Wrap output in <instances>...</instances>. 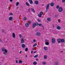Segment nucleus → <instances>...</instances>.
<instances>
[{
	"mask_svg": "<svg viewBox=\"0 0 65 65\" xmlns=\"http://www.w3.org/2000/svg\"><path fill=\"white\" fill-rule=\"evenodd\" d=\"M55 64L56 65H58V64H59V63L58 62H55Z\"/></svg>",
	"mask_w": 65,
	"mask_h": 65,
	"instance_id": "obj_36",
	"label": "nucleus"
},
{
	"mask_svg": "<svg viewBox=\"0 0 65 65\" xmlns=\"http://www.w3.org/2000/svg\"><path fill=\"white\" fill-rule=\"evenodd\" d=\"M59 20L60 21V19H59L58 20V22H59V23H60V21H59Z\"/></svg>",
	"mask_w": 65,
	"mask_h": 65,
	"instance_id": "obj_47",
	"label": "nucleus"
},
{
	"mask_svg": "<svg viewBox=\"0 0 65 65\" xmlns=\"http://www.w3.org/2000/svg\"><path fill=\"white\" fill-rule=\"evenodd\" d=\"M2 51L3 52V53L5 55H6L7 54V50L6 49H5L4 48H3L2 49Z\"/></svg>",
	"mask_w": 65,
	"mask_h": 65,
	"instance_id": "obj_2",
	"label": "nucleus"
},
{
	"mask_svg": "<svg viewBox=\"0 0 65 65\" xmlns=\"http://www.w3.org/2000/svg\"><path fill=\"white\" fill-rule=\"evenodd\" d=\"M36 35L37 36H40V33L39 32H37L36 33Z\"/></svg>",
	"mask_w": 65,
	"mask_h": 65,
	"instance_id": "obj_9",
	"label": "nucleus"
},
{
	"mask_svg": "<svg viewBox=\"0 0 65 65\" xmlns=\"http://www.w3.org/2000/svg\"><path fill=\"white\" fill-rule=\"evenodd\" d=\"M16 6H18L19 5V2H17V3L16 4Z\"/></svg>",
	"mask_w": 65,
	"mask_h": 65,
	"instance_id": "obj_25",
	"label": "nucleus"
},
{
	"mask_svg": "<svg viewBox=\"0 0 65 65\" xmlns=\"http://www.w3.org/2000/svg\"><path fill=\"white\" fill-rule=\"evenodd\" d=\"M26 5H27V6H30V5H29V4L27 2H26Z\"/></svg>",
	"mask_w": 65,
	"mask_h": 65,
	"instance_id": "obj_22",
	"label": "nucleus"
},
{
	"mask_svg": "<svg viewBox=\"0 0 65 65\" xmlns=\"http://www.w3.org/2000/svg\"><path fill=\"white\" fill-rule=\"evenodd\" d=\"M55 18H57V15H55Z\"/></svg>",
	"mask_w": 65,
	"mask_h": 65,
	"instance_id": "obj_45",
	"label": "nucleus"
},
{
	"mask_svg": "<svg viewBox=\"0 0 65 65\" xmlns=\"http://www.w3.org/2000/svg\"><path fill=\"white\" fill-rule=\"evenodd\" d=\"M35 4H36L37 5V4H38V1H35Z\"/></svg>",
	"mask_w": 65,
	"mask_h": 65,
	"instance_id": "obj_18",
	"label": "nucleus"
},
{
	"mask_svg": "<svg viewBox=\"0 0 65 65\" xmlns=\"http://www.w3.org/2000/svg\"><path fill=\"white\" fill-rule=\"evenodd\" d=\"M9 1H10V2H12V0H9Z\"/></svg>",
	"mask_w": 65,
	"mask_h": 65,
	"instance_id": "obj_46",
	"label": "nucleus"
},
{
	"mask_svg": "<svg viewBox=\"0 0 65 65\" xmlns=\"http://www.w3.org/2000/svg\"><path fill=\"white\" fill-rule=\"evenodd\" d=\"M18 60H17L16 61V63H18Z\"/></svg>",
	"mask_w": 65,
	"mask_h": 65,
	"instance_id": "obj_41",
	"label": "nucleus"
},
{
	"mask_svg": "<svg viewBox=\"0 0 65 65\" xmlns=\"http://www.w3.org/2000/svg\"><path fill=\"white\" fill-rule=\"evenodd\" d=\"M56 42V40L54 38H53L52 39V43H54Z\"/></svg>",
	"mask_w": 65,
	"mask_h": 65,
	"instance_id": "obj_6",
	"label": "nucleus"
},
{
	"mask_svg": "<svg viewBox=\"0 0 65 65\" xmlns=\"http://www.w3.org/2000/svg\"><path fill=\"white\" fill-rule=\"evenodd\" d=\"M0 41H2V40H1V39H0Z\"/></svg>",
	"mask_w": 65,
	"mask_h": 65,
	"instance_id": "obj_55",
	"label": "nucleus"
},
{
	"mask_svg": "<svg viewBox=\"0 0 65 65\" xmlns=\"http://www.w3.org/2000/svg\"><path fill=\"white\" fill-rule=\"evenodd\" d=\"M49 42L50 41H49L47 40H45V44L46 45H49Z\"/></svg>",
	"mask_w": 65,
	"mask_h": 65,
	"instance_id": "obj_4",
	"label": "nucleus"
},
{
	"mask_svg": "<svg viewBox=\"0 0 65 65\" xmlns=\"http://www.w3.org/2000/svg\"><path fill=\"white\" fill-rule=\"evenodd\" d=\"M36 39H34L33 40V41L34 42H36Z\"/></svg>",
	"mask_w": 65,
	"mask_h": 65,
	"instance_id": "obj_35",
	"label": "nucleus"
},
{
	"mask_svg": "<svg viewBox=\"0 0 65 65\" xmlns=\"http://www.w3.org/2000/svg\"><path fill=\"white\" fill-rule=\"evenodd\" d=\"M61 53H63V51H61Z\"/></svg>",
	"mask_w": 65,
	"mask_h": 65,
	"instance_id": "obj_56",
	"label": "nucleus"
},
{
	"mask_svg": "<svg viewBox=\"0 0 65 65\" xmlns=\"http://www.w3.org/2000/svg\"><path fill=\"white\" fill-rule=\"evenodd\" d=\"M37 52V51H35L34 52V53H36Z\"/></svg>",
	"mask_w": 65,
	"mask_h": 65,
	"instance_id": "obj_51",
	"label": "nucleus"
},
{
	"mask_svg": "<svg viewBox=\"0 0 65 65\" xmlns=\"http://www.w3.org/2000/svg\"><path fill=\"white\" fill-rule=\"evenodd\" d=\"M65 42V40L63 39H61V43H64Z\"/></svg>",
	"mask_w": 65,
	"mask_h": 65,
	"instance_id": "obj_11",
	"label": "nucleus"
},
{
	"mask_svg": "<svg viewBox=\"0 0 65 65\" xmlns=\"http://www.w3.org/2000/svg\"><path fill=\"white\" fill-rule=\"evenodd\" d=\"M38 55H36L34 56V58H37V57H38Z\"/></svg>",
	"mask_w": 65,
	"mask_h": 65,
	"instance_id": "obj_30",
	"label": "nucleus"
},
{
	"mask_svg": "<svg viewBox=\"0 0 65 65\" xmlns=\"http://www.w3.org/2000/svg\"><path fill=\"white\" fill-rule=\"evenodd\" d=\"M41 15V14H39L38 15V16L40 18H41L42 17V15Z\"/></svg>",
	"mask_w": 65,
	"mask_h": 65,
	"instance_id": "obj_27",
	"label": "nucleus"
},
{
	"mask_svg": "<svg viewBox=\"0 0 65 65\" xmlns=\"http://www.w3.org/2000/svg\"><path fill=\"white\" fill-rule=\"evenodd\" d=\"M42 6H44V4H42Z\"/></svg>",
	"mask_w": 65,
	"mask_h": 65,
	"instance_id": "obj_58",
	"label": "nucleus"
},
{
	"mask_svg": "<svg viewBox=\"0 0 65 65\" xmlns=\"http://www.w3.org/2000/svg\"><path fill=\"white\" fill-rule=\"evenodd\" d=\"M56 8H57V9H58V8H59V5L57 6H56Z\"/></svg>",
	"mask_w": 65,
	"mask_h": 65,
	"instance_id": "obj_34",
	"label": "nucleus"
},
{
	"mask_svg": "<svg viewBox=\"0 0 65 65\" xmlns=\"http://www.w3.org/2000/svg\"><path fill=\"white\" fill-rule=\"evenodd\" d=\"M25 26L26 27H28L29 26V23H27L25 24Z\"/></svg>",
	"mask_w": 65,
	"mask_h": 65,
	"instance_id": "obj_19",
	"label": "nucleus"
},
{
	"mask_svg": "<svg viewBox=\"0 0 65 65\" xmlns=\"http://www.w3.org/2000/svg\"><path fill=\"white\" fill-rule=\"evenodd\" d=\"M40 14L41 15H42V14H43V13L42 12H41L40 13Z\"/></svg>",
	"mask_w": 65,
	"mask_h": 65,
	"instance_id": "obj_31",
	"label": "nucleus"
},
{
	"mask_svg": "<svg viewBox=\"0 0 65 65\" xmlns=\"http://www.w3.org/2000/svg\"><path fill=\"white\" fill-rule=\"evenodd\" d=\"M42 64L43 65H45L46 63H45V62H43L42 63Z\"/></svg>",
	"mask_w": 65,
	"mask_h": 65,
	"instance_id": "obj_40",
	"label": "nucleus"
},
{
	"mask_svg": "<svg viewBox=\"0 0 65 65\" xmlns=\"http://www.w3.org/2000/svg\"><path fill=\"white\" fill-rule=\"evenodd\" d=\"M12 19H13V18L11 17H10L9 19V21H12Z\"/></svg>",
	"mask_w": 65,
	"mask_h": 65,
	"instance_id": "obj_15",
	"label": "nucleus"
},
{
	"mask_svg": "<svg viewBox=\"0 0 65 65\" xmlns=\"http://www.w3.org/2000/svg\"><path fill=\"white\" fill-rule=\"evenodd\" d=\"M38 25L40 26H42L43 28H44V26H43V25H42V24L41 23H39L38 24V22H36L35 23H33L32 25V27L33 28H34L36 27V26Z\"/></svg>",
	"mask_w": 65,
	"mask_h": 65,
	"instance_id": "obj_1",
	"label": "nucleus"
},
{
	"mask_svg": "<svg viewBox=\"0 0 65 65\" xmlns=\"http://www.w3.org/2000/svg\"><path fill=\"white\" fill-rule=\"evenodd\" d=\"M21 43H23L25 42V40H24V38H22L21 39Z\"/></svg>",
	"mask_w": 65,
	"mask_h": 65,
	"instance_id": "obj_7",
	"label": "nucleus"
},
{
	"mask_svg": "<svg viewBox=\"0 0 65 65\" xmlns=\"http://www.w3.org/2000/svg\"><path fill=\"white\" fill-rule=\"evenodd\" d=\"M21 7L22 8H23V6H21Z\"/></svg>",
	"mask_w": 65,
	"mask_h": 65,
	"instance_id": "obj_54",
	"label": "nucleus"
},
{
	"mask_svg": "<svg viewBox=\"0 0 65 65\" xmlns=\"http://www.w3.org/2000/svg\"><path fill=\"white\" fill-rule=\"evenodd\" d=\"M21 53H22V51H21L20 52H19L20 54H21Z\"/></svg>",
	"mask_w": 65,
	"mask_h": 65,
	"instance_id": "obj_49",
	"label": "nucleus"
},
{
	"mask_svg": "<svg viewBox=\"0 0 65 65\" xmlns=\"http://www.w3.org/2000/svg\"><path fill=\"white\" fill-rule=\"evenodd\" d=\"M26 19H27V18H26L24 17L23 18V20H25V21H26Z\"/></svg>",
	"mask_w": 65,
	"mask_h": 65,
	"instance_id": "obj_38",
	"label": "nucleus"
},
{
	"mask_svg": "<svg viewBox=\"0 0 65 65\" xmlns=\"http://www.w3.org/2000/svg\"><path fill=\"white\" fill-rule=\"evenodd\" d=\"M29 24H31V21H29Z\"/></svg>",
	"mask_w": 65,
	"mask_h": 65,
	"instance_id": "obj_39",
	"label": "nucleus"
},
{
	"mask_svg": "<svg viewBox=\"0 0 65 65\" xmlns=\"http://www.w3.org/2000/svg\"><path fill=\"white\" fill-rule=\"evenodd\" d=\"M36 61H38V59H36Z\"/></svg>",
	"mask_w": 65,
	"mask_h": 65,
	"instance_id": "obj_50",
	"label": "nucleus"
},
{
	"mask_svg": "<svg viewBox=\"0 0 65 65\" xmlns=\"http://www.w3.org/2000/svg\"><path fill=\"white\" fill-rule=\"evenodd\" d=\"M50 6V4H48L46 6V8L45 11L46 12L48 10V9H49V7Z\"/></svg>",
	"mask_w": 65,
	"mask_h": 65,
	"instance_id": "obj_3",
	"label": "nucleus"
},
{
	"mask_svg": "<svg viewBox=\"0 0 65 65\" xmlns=\"http://www.w3.org/2000/svg\"><path fill=\"white\" fill-rule=\"evenodd\" d=\"M19 37L20 38H22V35L21 34H19Z\"/></svg>",
	"mask_w": 65,
	"mask_h": 65,
	"instance_id": "obj_32",
	"label": "nucleus"
},
{
	"mask_svg": "<svg viewBox=\"0 0 65 65\" xmlns=\"http://www.w3.org/2000/svg\"><path fill=\"white\" fill-rule=\"evenodd\" d=\"M37 21L39 22H41V20H40L38 19L37 20Z\"/></svg>",
	"mask_w": 65,
	"mask_h": 65,
	"instance_id": "obj_37",
	"label": "nucleus"
},
{
	"mask_svg": "<svg viewBox=\"0 0 65 65\" xmlns=\"http://www.w3.org/2000/svg\"><path fill=\"white\" fill-rule=\"evenodd\" d=\"M23 63V61L21 60H19V64H22Z\"/></svg>",
	"mask_w": 65,
	"mask_h": 65,
	"instance_id": "obj_21",
	"label": "nucleus"
},
{
	"mask_svg": "<svg viewBox=\"0 0 65 65\" xmlns=\"http://www.w3.org/2000/svg\"><path fill=\"white\" fill-rule=\"evenodd\" d=\"M33 51H32L31 52V54H33Z\"/></svg>",
	"mask_w": 65,
	"mask_h": 65,
	"instance_id": "obj_48",
	"label": "nucleus"
},
{
	"mask_svg": "<svg viewBox=\"0 0 65 65\" xmlns=\"http://www.w3.org/2000/svg\"><path fill=\"white\" fill-rule=\"evenodd\" d=\"M25 57H26V58H27L28 57H27V55H26L25 56Z\"/></svg>",
	"mask_w": 65,
	"mask_h": 65,
	"instance_id": "obj_52",
	"label": "nucleus"
},
{
	"mask_svg": "<svg viewBox=\"0 0 65 65\" xmlns=\"http://www.w3.org/2000/svg\"><path fill=\"white\" fill-rule=\"evenodd\" d=\"M28 11H29V12H30V9H28Z\"/></svg>",
	"mask_w": 65,
	"mask_h": 65,
	"instance_id": "obj_44",
	"label": "nucleus"
},
{
	"mask_svg": "<svg viewBox=\"0 0 65 65\" xmlns=\"http://www.w3.org/2000/svg\"><path fill=\"white\" fill-rule=\"evenodd\" d=\"M58 0V1H59V0Z\"/></svg>",
	"mask_w": 65,
	"mask_h": 65,
	"instance_id": "obj_59",
	"label": "nucleus"
},
{
	"mask_svg": "<svg viewBox=\"0 0 65 65\" xmlns=\"http://www.w3.org/2000/svg\"><path fill=\"white\" fill-rule=\"evenodd\" d=\"M44 59H46L47 58V56L46 55L44 56Z\"/></svg>",
	"mask_w": 65,
	"mask_h": 65,
	"instance_id": "obj_17",
	"label": "nucleus"
},
{
	"mask_svg": "<svg viewBox=\"0 0 65 65\" xmlns=\"http://www.w3.org/2000/svg\"><path fill=\"white\" fill-rule=\"evenodd\" d=\"M57 28L58 30H60L61 29V27L60 26H57Z\"/></svg>",
	"mask_w": 65,
	"mask_h": 65,
	"instance_id": "obj_16",
	"label": "nucleus"
},
{
	"mask_svg": "<svg viewBox=\"0 0 65 65\" xmlns=\"http://www.w3.org/2000/svg\"><path fill=\"white\" fill-rule=\"evenodd\" d=\"M33 64L34 65H37V62H36V61H35L33 62Z\"/></svg>",
	"mask_w": 65,
	"mask_h": 65,
	"instance_id": "obj_20",
	"label": "nucleus"
},
{
	"mask_svg": "<svg viewBox=\"0 0 65 65\" xmlns=\"http://www.w3.org/2000/svg\"><path fill=\"white\" fill-rule=\"evenodd\" d=\"M31 10L32 11H33L34 12H35V11L33 8H31Z\"/></svg>",
	"mask_w": 65,
	"mask_h": 65,
	"instance_id": "obj_26",
	"label": "nucleus"
},
{
	"mask_svg": "<svg viewBox=\"0 0 65 65\" xmlns=\"http://www.w3.org/2000/svg\"><path fill=\"white\" fill-rule=\"evenodd\" d=\"M21 46L22 48H25L26 47V45L24 44H22L21 45Z\"/></svg>",
	"mask_w": 65,
	"mask_h": 65,
	"instance_id": "obj_13",
	"label": "nucleus"
},
{
	"mask_svg": "<svg viewBox=\"0 0 65 65\" xmlns=\"http://www.w3.org/2000/svg\"><path fill=\"white\" fill-rule=\"evenodd\" d=\"M58 11L59 12H62L63 11V9L62 7H60L59 8Z\"/></svg>",
	"mask_w": 65,
	"mask_h": 65,
	"instance_id": "obj_5",
	"label": "nucleus"
},
{
	"mask_svg": "<svg viewBox=\"0 0 65 65\" xmlns=\"http://www.w3.org/2000/svg\"><path fill=\"white\" fill-rule=\"evenodd\" d=\"M42 0L43 1V0Z\"/></svg>",
	"mask_w": 65,
	"mask_h": 65,
	"instance_id": "obj_60",
	"label": "nucleus"
},
{
	"mask_svg": "<svg viewBox=\"0 0 65 65\" xmlns=\"http://www.w3.org/2000/svg\"><path fill=\"white\" fill-rule=\"evenodd\" d=\"M25 50L26 52H27L28 51V48H26L25 49Z\"/></svg>",
	"mask_w": 65,
	"mask_h": 65,
	"instance_id": "obj_28",
	"label": "nucleus"
},
{
	"mask_svg": "<svg viewBox=\"0 0 65 65\" xmlns=\"http://www.w3.org/2000/svg\"><path fill=\"white\" fill-rule=\"evenodd\" d=\"M44 50L45 51L48 50V48L47 47H44Z\"/></svg>",
	"mask_w": 65,
	"mask_h": 65,
	"instance_id": "obj_12",
	"label": "nucleus"
},
{
	"mask_svg": "<svg viewBox=\"0 0 65 65\" xmlns=\"http://www.w3.org/2000/svg\"><path fill=\"white\" fill-rule=\"evenodd\" d=\"M47 20L48 21L50 22L51 21V18H47Z\"/></svg>",
	"mask_w": 65,
	"mask_h": 65,
	"instance_id": "obj_23",
	"label": "nucleus"
},
{
	"mask_svg": "<svg viewBox=\"0 0 65 65\" xmlns=\"http://www.w3.org/2000/svg\"><path fill=\"white\" fill-rule=\"evenodd\" d=\"M37 45V43H35L33 45V47H35V46H36Z\"/></svg>",
	"mask_w": 65,
	"mask_h": 65,
	"instance_id": "obj_29",
	"label": "nucleus"
},
{
	"mask_svg": "<svg viewBox=\"0 0 65 65\" xmlns=\"http://www.w3.org/2000/svg\"><path fill=\"white\" fill-rule=\"evenodd\" d=\"M50 5L51 6H54V5L53 3H51L50 4Z\"/></svg>",
	"mask_w": 65,
	"mask_h": 65,
	"instance_id": "obj_24",
	"label": "nucleus"
},
{
	"mask_svg": "<svg viewBox=\"0 0 65 65\" xmlns=\"http://www.w3.org/2000/svg\"><path fill=\"white\" fill-rule=\"evenodd\" d=\"M65 1V0H62V2H64Z\"/></svg>",
	"mask_w": 65,
	"mask_h": 65,
	"instance_id": "obj_43",
	"label": "nucleus"
},
{
	"mask_svg": "<svg viewBox=\"0 0 65 65\" xmlns=\"http://www.w3.org/2000/svg\"><path fill=\"white\" fill-rule=\"evenodd\" d=\"M53 27H54V25H53Z\"/></svg>",
	"mask_w": 65,
	"mask_h": 65,
	"instance_id": "obj_57",
	"label": "nucleus"
},
{
	"mask_svg": "<svg viewBox=\"0 0 65 65\" xmlns=\"http://www.w3.org/2000/svg\"><path fill=\"white\" fill-rule=\"evenodd\" d=\"M28 1L29 2L30 4H32L33 3L32 0H29Z\"/></svg>",
	"mask_w": 65,
	"mask_h": 65,
	"instance_id": "obj_10",
	"label": "nucleus"
},
{
	"mask_svg": "<svg viewBox=\"0 0 65 65\" xmlns=\"http://www.w3.org/2000/svg\"><path fill=\"white\" fill-rule=\"evenodd\" d=\"M61 39L59 38L57 40V42L58 43H61Z\"/></svg>",
	"mask_w": 65,
	"mask_h": 65,
	"instance_id": "obj_8",
	"label": "nucleus"
},
{
	"mask_svg": "<svg viewBox=\"0 0 65 65\" xmlns=\"http://www.w3.org/2000/svg\"><path fill=\"white\" fill-rule=\"evenodd\" d=\"M2 32L3 33V32H4L5 33V30H4V29H3L2 30Z\"/></svg>",
	"mask_w": 65,
	"mask_h": 65,
	"instance_id": "obj_33",
	"label": "nucleus"
},
{
	"mask_svg": "<svg viewBox=\"0 0 65 65\" xmlns=\"http://www.w3.org/2000/svg\"><path fill=\"white\" fill-rule=\"evenodd\" d=\"M12 37L13 38H15V34L14 33H13L12 34Z\"/></svg>",
	"mask_w": 65,
	"mask_h": 65,
	"instance_id": "obj_14",
	"label": "nucleus"
},
{
	"mask_svg": "<svg viewBox=\"0 0 65 65\" xmlns=\"http://www.w3.org/2000/svg\"><path fill=\"white\" fill-rule=\"evenodd\" d=\"M32 50H33L34 51V50H35V49L34 48H32Z\"/></svg>",
	"mask_w": 65,
	"mask_h": 65,
	"instance_id": "obj_53",
	"label": "nucleus"
},
{
	"mask_svg": "<svg viewBox=\"0 0 65 65\" xmlns=\"http://www.w3.org/2000/svg\"><path fill=\"white\" fill-rule=\"evenodd\" d=\"M10 15H13V14L12 13H10Z\"/></svg>",
	"mask_w": 65,
	"mask_h": 65,
	"instance_id": "obj_42",
	"label": "nucleus"
}]
</instances>
